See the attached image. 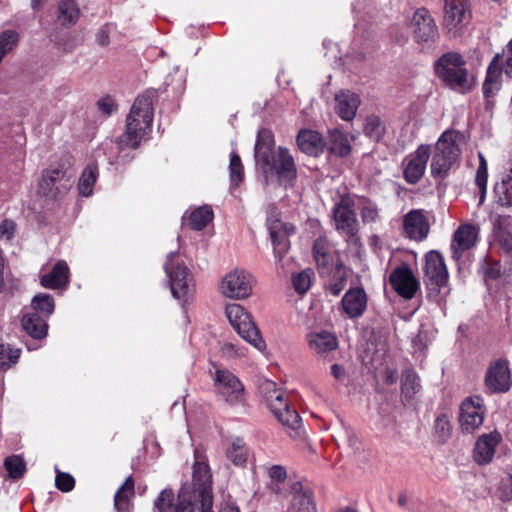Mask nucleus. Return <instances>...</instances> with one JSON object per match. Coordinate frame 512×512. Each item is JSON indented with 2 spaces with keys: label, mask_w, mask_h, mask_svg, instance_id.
Here are the masks:
<instances>
[{
  "label": "nucleus",
  "mask_w": 512,
  "mask_h": 512,
  "mask_svg": "<svg viewBox=\"0 0 512 512\" xmlns=\"http://www.w3.org/2000/svg\"><path fill=\"white\" fill-rule=\"evenodd\" d=\"M274 135L268 129H261L258 132L255 144L256 163L264 173L276 175L280 183H290L297 177V169L294 158L290 151L279 146L275 153Z\"/></svg>",
  "instance_id": "1"
},
{
  "label": "nucleus",
  "mask_w": 512,
  "mask_h": 512,
  "mask_svg": "<svg viewBox=\"0 0 512 512\" xmlns=\"http://www.w3.org/2000/svg\"><path fill=\"white\" fill-rule=\"evenodd\" d=\"M155 97L156 92L148 90L135 99L127 118L126 131L120 137L122 145L135 149L151 131Z\"/></svg>",
  "instance_id": "2"
},
{
  "label": "nucleus",
  "mask_w": 512,
  "mask_h": 512,
  "mask_svg": "<svg viewBox=\"0 0 512 512\" xmlns=\"http://www.w3.org/2000/svg\"><path fill=\"white\" fill-rule=\"evenodd\" d=\"M463 138V134L454 129H447L439 136L431 152L430 173L434 179H445L459 161Z\"/></svg>",
  "instance_id": "3"
},
{
  "label": "nucleus",
  "mask_w": 512,
  "mask_h": 512,
  "mask_svg": "<svg viewBox=\"0 0 512 512\" xmlns=\"http://www.w3.org/2000/svg\"><path fill=\"white\" fill-rule=\"evenodd\" d=\"M435 72L447 86L461 93L469 91L473 86V79L465 68V61L458 53L442 55L435 63Z\"/></svg>",
  "instance_id": "4"
},
{
  "label": "nucleus",
  "mask_w": 512,
  "mask_h": 512,
  "mask_svg": "<svg viewBox=\"0 0 512 512\" xmlns=\"http://www.w3.org/2000/svg\"><path fill=\"white\" fill-rule=\"evenodd\" d=\"M355 206V197L344 194L335 203L332 213L334 227L337 232L346 239L349 245L358 246L360 244L358 237L359 222L356 218Z\"/></svg>",
  "instance_id": "5"
},
{
  "label": "nucleus",
  "mask_w": 512,
  "mask_h": 512,
  "mask_svg": "<svg viewBox=\"0 0 512 512\" xmlns=\"http://www.w3.org/2000/svg\"><path fill=\"white\" fill-rule=\"evenodd\" d=\"M225 314L231 326L241 338L259 351L266 349V343L261 337L260 331L252 319L251 314L240 304L226 305Z\"/></svg>",
  "instance_id": "6"
},
{
  "label": "nucleus",
  "mask_w": 512,
  "mask_h": 512,
  "mask_svg": "<svg viewBox=\"0 0 512 512\" xmlns=\"http://www.w3.org/2000/svg\"><path fill=\"white\" fill-rule=\"evenodd\" d=\"M260 391L268 401V407L273 415L282 425L296 430L300 427L301 418L296 410H292L288 401L284 398L283 393L277 389L275 382L265 380L260 385Z\"/></svg>",
  "instance_id": "7"
},
{
  "label": "nucleus",
  "mask_w": 512,
  "mask_h": 512,
  "mask_svg": "<svg viewBox=\"0 0 512 512\" xmlns=\"http://www.w3.org/2000/svg\"><path fill=\"white\" fill-rule=\"evenodd\" d=\"M213 381L217 396L225 403L232 407L246 405L244 384L234 373L227 369H217Z\"/></svg>",
  "instance_id": "8"
},
{
  "label": "nucleus",
  "mask_w": 512,
  "mask_h": 512,
  "mask_svg": "<svg viewBox=\"0 0 512 512\" xmlns=\"http://www.w3.org/2000/svg\"><path fill=\"white\" fill-rule=\"evenodd\" d=\"M424 283L429 299H437L442 287L447 285L449 274L441 253L431 250L425 255Z\"/></svg>",
  "instance_id": "9"
},
{
  "label": "nucleus",
  "mask_w": 512,
  "mask_h": 512,
  "mask_svg": "<svg viewBox=\"0 0 512 512\" xmlns=\"http://www.w3.org/2000/svg\"><path fill=\"white\" fill-rule=\"evenodd\" d=\"M176 256V252H170L168 254L164 264V270L170 281L172 296L185 303L189 300L194 291L192 277L185 265L174 264V258Z\"/></svg>",
  "instance_id": "10"
},
{
  "label": "nucleus",
  "mask_w": 512,
  "mask_h": 512,
  "mask_svg": "<svg viewBox=\"0 0 512 512\" xmlns=\"http://www.w3.org/2000/svg\"><path fill=\"white\" fill-rule=\"evenodd\" d=\"M255 279L249 272L235 268L225 274L219 284L220 293L230 299H247L253 291Z\"/></svg>",
  "instance_id": "11"
},
{
  "label": "nucleus",
  "mask_w": 512,
  "mask_h": 512,
  "mask_svg": "<svg viewBox=\"0 0 512 512\" xmlns=\"http://www.w3.org/2000/svg\"><path fill=\"white\" fill-rule=\"evenodd\" d=\"M414 40L422 48H430L438 39L439 33L434 19L425 8L417 9L411 19Z\"/></svg>",
  "instance_id": "12"
},
{
  "label": "nucleus",
  "mask_w": 512,
  "mask_h": 512,
  "mask_svg": "<svg viewBox=\"0 0 512 512\" xmlns=\"http://www.w3.org/2000/svg\"><path fill=\"white\" fill-rule=\"evenodd\" d=\"M459 410V424L463 433L472 434L483 424L486 409L480 396L467 397Z\"/></svg>",
  "instance_id": "13"
},
{
  "label": "nucleus",
  "mask_w": 512,
  "mask_h": 512,
  "mask_svg": "<svg viewBox=\"0 0 512 512\" xmlns=\"http://www.w3.org/2000/svg\"><path fill=\"white\" fill-rule=\"evenodd\" d=\"M431 156V147L421 144L414 152L409 153L402 161L403 178L411 185L420 181L424 176L428 160Z\"/></svg>",
  "instance_id": "14"
},
{
  "label": "nucleus",
  "mask_w": 512,
  "mask_h": 512,
  "mask_svg": "<svg viewBox=\"0 0 512 512\" xmlns=\"http://www.w3.org/2000/svg\"><path fill=\"white\" fill-rule=\"evenodd\" d=\"M485 385L491 393H504L510 389L512 380L506 359L490 363L485 374Z\"/></svg>",
  "instance_id": "15"
},
{
  "label": "nucleus",
  "mask_w": 512,
  "mask_h": 512,
  "mask_svg": "<svg viewBox=\"0 0 512 512\" xmlns=\"http://www.w3.org/2000/svg\"><path fill=\"white\" fill-rule=\"evenodd\" d=\"M154 512H195V510L188 493L182 490L175 502L173 491L164 489L154 501Z\"/></svg>",
  "instance_id": "16"
},
{
  "label": "nucleus",
  "mask_w": 512,
  "mask_h": 512,
  "mask_svg": "<svg viewBox=\"0 0 512 512\" xmlns=\"http://www.w3.org/2000/svg\"><path fill=\"white\" fill-rule=\"evenodd\" d=\"M479 229L472 224H462L453 233L450 245L451 256L459 261L463 253L473 248L478 240Z\"/></svg>",
  "instance_id": "17"
},
{
  "label": "nucleus",
  "mask_w": 512,
  "mask_h": 512,
  "mask_svg": "<svg viewBox=\"0 0 512 512\" xmlns=\"http://www.w3.org/2000/svg\"><path fill=\"white\" fill-rule=\"evenodd\" d=\"M267 224L274 248L275 258L278 262H281L289 249L290 243L288 236L294 232V227L288 226L279 219H274L272 217H268Z\"/></svg>",
  "instance_id": "18"
},
{
  "label": "nucleus",
  "mask_w": 512,
  "mask_h": 512,
  "mask_svg": "<svg viewBox=\"0 0 512 512\" xmlns=\"http://www.w3.org/2000/svg\"><path fill=\"white\" fill-rule=\"evenodd\" d=\"M313 256L316 261L320 276L331 274L332 268L341 264L333 246L326 238L319 237L313 245Z\"/></svg>",
  "instance_id": "19"
},
{
  "label": "nucleus",
  "mask_w": 512,
  "mask_h": 512,
  "mask_svg": "<svg viewBox=\"0 0 512 512\" xmlns=\"http://www.w3.org/2000/svg\"><path fill=\"white\" fill-rule=\"evenodd\" d=\"M389 281L394 290L406 299H411L419 287L418 281L407 265L395 268L389 276Z\"/></svg>",
  "instance_id": "20"
},
{
  "label": "nucleus",
  "mask_w": 512,
  "mask_h": 512,
  "mask_svg": "<svg viewBox=\"0 0 512 512\" xmlns=\"http://www.w3.org/2000/svg\"><path fill=\"white\" fill-rule=\"evenodd\" d=\"M309 349L319 357L326 358L330 352L338 348L336 335L324 329L310 331L306 335Z\"/></svg>",
  "instance_id": "21"
},
{
  "label": "nucleus",
  "mask_w": 512,
  "mask_h": 512,
  "mask_svg": "<svg viewBox=\"0 0 512 512\" xmlns=\"http://www.w3.org/2000/svg\"><path fill=\"white\" fill-rule=\"evenodd\" d=\"M195 462L193 465V485L195 492L202 498L205 492L212 494L211 484L212 475L208 463L205 461V457L202 452L196 448L194 450Z\"/></svg>",
  "instance_id": "22"
},
{
  "label": "nucleus",
  "mask_w": 512,
  "mask_h": 512,
  "mask_svg": "<svg viewBox=\"0 0 512 512\" xmlns=\"http://www.w3.org/2000/svg\"><path fill=\"white\" fill-rule=\"evenodd\" d=\"M502 441V435L494 430L481 435L474 447V459L480 465H486L493 460L497 446Z\"/></svg>",
  "instance_id": "23"
},
{
  "label": "nucleus",
  "mask_w": 512,
  "mask_h": 512,
  "mask_svg": "<svg viewBox=\"0 0 512 512\" xmlns=\"http://www.w3.org/2000/svg\"><path fill=\"white\" fill-rule=\"evenodd\" d=\"M291 505L292 512H317L313 493L308 486L301 482H294L291 485Z\"/></svg>",
  "instance_id": "24"
},
{
  "label": "nucleus",
  "mask_w": 512,
  "mask_h": 512,
  "mask_svg": "<svg viewBox=\"0 0 512 512\" xmlns=\"http://www.w3.org/2000/svg\"><path fill=\"white\" fill-rule=\"evenodd\" d=\"M344 312L350 318H359L367 307V295L363 288H350L341 301Z\"/></svg>",
  "instance_id": "25"
},
{
  "label": "nucleus",
  "mask_w": 512,
  "mask_h": 512,
  "mask_svg": "<svg viewBox=\"0 0 512 512\" xmlns=\"http://www.w3.org/2000/svg\"><path fill=\"white\" fill-rule=\"evenodd\" d=\"M403 227L406 235L413 240L422 241L427 237L429 224L420 210H412L404 217Z\"/></svg>",
  "instance_id": "26"
},
{
  "label": "nucleus",
  "mask_w": 512,
  "mask_h": 512,
  "mask_svg": "<svg viewBox=\"0 0 512 512\" xmlns=\"http://www.w3.org/2000/svg\"><path fill=\"white\" fill-rule=\"evenodd\" d=\"M359 105L358 95L349 90H341L335 94V111L344 121L354 119Z\"/></svg>",
  "instance_id": "27"
},
{
  "label": "nucleus",
  "mask_w": 512,
  "mask_h": 512,
  "mask_svg": "<svg viewBox=\"0 0 512 512\" xmlns=\"http://www.w3.org/2000/svg\"><path fill=\"white\" fill-rule=\"evenodd\" d=\"M297 145L303 153L317 157L324 152L326 143L317 131L304 129L297 135Z\"/></svg>",
  "instance_id": "28"
},
{
  "label": "nucleus",
  "mask_w": 512,
  "mask_h": 512,
  "mask_svg": "<svg viewBox=\"0 0 512 512\" xmlns=\"http://www.w3.org/2000/svg\"><path fill=\"white\" fill-rule=\"evenodd\" d=\"M502 57L497 54L488 66L486 78L483 83V94L485 98L493 97L501 88V75L504 67L500 63Z\"/></svg>",
  "instance_id": "29"
},
{
  "label": "nucleus",
  "mask_w": 512,
  "mask_h": 512,
  "mask_svg": "<svg viewBox=\"0 0 512 512\" xmlns=\"http://www.w3.org/2000/svg\"><path fill=\"white\" fill-rule=\"evenodd\" d=\"M40 283L48 289L65 287L69 283V267L63 260L58 261L52 270L41 276Z\"/></svg>",
  "instance_id": "30"
},
{
  "label": "nucleus",
  "mask_w": 512,
  "mask_h": 512,
  "mask_svg": "<svg viewBox=\"0 0 512 512\" xmlns=\"http://www.w3.org/2000/svg\"><path fill=\"white\" fill-rule=\"evenodd\" d=\"M24 331L34 340H42L47 336L48 324L46 318L36 312L27 313L21 320Z\"/></svg>",
  "instance_id": "31"
},
{
  "label": "nucleus",
  "mask_w": 512,
  "mask_h": 512,
  "mask_svg": "<svg viewBox=\"0 0 512 512\" xmlns=\"http://www.w3.org/2000/svg\"><path fill=\"white\" fill-rule=\"evenodd\" d=\"M65 170L63 167L50 168L43 172L39 182V193L43 196L55 198L59 193L56 183L63 179Z\"/></svg>",
  "instance_id": "32"
},
{
  "label": "nucleus",
  "mask_w": 512,
  "mask_h": 512,
  "mask_svg": "<svg viewBox=\"0 0 512 512\" xmlns=\"http://www.w3.org/2000/svg\"><path fill=\"white\" fill-rule=\"evenodd\" d=\"M328 141V149L332 154L340 157H345L350 154L351 145L348 137L338 128H333L328 131Z\"/></svg>",
  "instance_id": "33"
},
{
  "label": "nucleus",
  "mask_w": 512,
  "mask_h": 512,
  "mask_svg": "<svg viewBox=\"0 0 512 512\" xmlns=\"http://www.w3.org/2000/svg\"><path fill=\"white\" fill-rule=\"evenodd\" d=\"M326 290L333 296H338L347 284V273L343 264H337L332 268L331 274L324 276Z\"/></svg>",
  "instance_id": "34"
},
{
  "label": "nucleus",
  "mask_w": 512,
  "mask_h": 512,
  "mask_svg": "<svg viewBox=\"0 0 512 512\" xmlns=\"http://www.w3.org/2000/svg\"><path fill=\"white\" fill-rule=\"evenodd\" d=\"M134 494V480L132 476L126 478L125 482L118 488L114 496V506L118 512H128L130 498Z\"/></svg>",
  "instance_id": "35"
},
{
  "label": "nucleus",
  "mask_w": 512,
  "mask_h": 512,
  "mask_svg": "<svg viewBox=\"0 0 512 512\" xmlns=\"http://www.w3.org/2000/svg\"><path fill=\"white\" fill-rule=\"evenodd\" d=\"M99 172L98 167L95 164H89L83 170L79 182L78 192L83 197H89L93 193V187L98 179Z\"/></svg>",
  "instance_id": "36"
},
{
  "label": "nucleus",
  "mask_w": 512,
  "mask_h": 512,
  "mask_svg": "<svg viewBox=\"0 0 512 512\" xmlns=\"http://www.w3.org/2000/svg\"><path fill=\"white\" fill-rule=\"evenodd\" d=\"M467 19L465 7L461 3H449L445 8L444 21L449 29L457 28Z\"/></svg>",
  "instance_id": "37"
},
{
  "label": "nucleus",
  "mask_w": 512,
  "mask_h": 512,
  "mask_svg": "<svg viewBox=\"0 0 512 512\" xmlns=\"http://www.w3.org/2000/svg\"><path fill=\"white\" fill-rule=\"evenodd\" d=\"M79 8L74 0H61L58 6V20L63 26H71L79 19Z\"/></svg>",
  "instance_id": "38"
},
{
  "label": "nucleus",
  "mask_w": 512,
  "mask_h": 512,
  "mask_svg": "<svg viewBox=\"0 0 512 512\" xmlns=\"http://www.w3.org/2000/svg\"><path fill=\"white\" fill-rule=\"evenodd\" d=\"M213 219V211L210 206H202L192 211L187 216V224L193 230H202Z\"/></svg>",
  "instance_id": "39"
},
{
  "label": "nucleus",
  "mask_w": 512,
  "mask_h": 512,
  "mask_svg": "<svg viewBox=\"0 0 512 512\" xmlns=\"http://www.w3.org/2000/svg\"><path fill=\"white\" fill-rule=\"evenodd\" d=\"M226 456L234 465H242L247 461L248 449L243 439L237 437L229 441Z\"/></svg>",
  "instance_id": "40"
},
{
  "label": "nucleus",
  "mask_w": 512,
  "mask_h": 512,
  "mask_svg": "<svg viewBox=\"0 0 512 512\" xmlns=\"http://www.w3.org/2000/svg\"><path fill=\"white\" fill-rule=\"evenodd\" d=\"M421 390L419 376L413 370H405L402 375L401 392L405 399H411Z\"/></svg>",
  "instance_id": "41"
},
{
  "label": "nucleus",
  "mask_w": 512,
  "mask_h": 512,
  "mask_svg": "<svg viewBox=\"0 0 512 512\" xmlns=\"http://www.w3.org/2000/svg\"><path fill=\"white\" fill-rule=\"evenodd\" d=\"M31 307L33 308L34 312H40L45 318H48L54 312V299L49 294L39 293L33 297L31 301Z\"/></svg>",
  "instance_id": "42"
},
{
  "label": "nucleus",
  "mask_w": 512,
  "mask_h": 512,
  "mask_svg": "<svg viewBox=\"0 0 512 512\" xmlns=\"http://www.w3.org/2000/svg\"><path fill=\"white\" fill-rule=\"evenodd\" d=\"M497 203L503 207L512 206V176L504 178L494 188Z\"/></svg>",
  "instance_id": "43"
},
{
  "label": "nucleus",
  "mask_w": 512,
  "mask_h": 512,
  "mask_svg": "<svg viewBox=\"0 0 512 512\" xmlns=\"http://www.w3.org/2000/svg\"><path fill=\"white\" fill-rule=\"evenodd\" d=\"M4 467L11 479H19L26 472V464L20 455H11L5 458Z\"/></svg>",
  "instance_id": "44"
},
{
  "label": "nucleus",
  "mask_w": 512,
  "mask_h": 512,
  "mask_svg": "<svg viewBox=\"0 0 512 512\" xmlns=\"http://www.w3.org/2000/svg\"><path fill=\"white\" fill-rule=\"evenodd\" d=\"M21 350L9 344H0V370L6 371L16 364L20 357Z\"/></svg>",
  "instance_id": "45"
},
{
  "label": "nucleus",
  "mask_w": 512,
  "mask_h": 512,
  "mask_svg": "<svg viewBox=\"0 0 512 512\" xmlns=\"http://www.w3.org/2000/svg\"><path fill=\"white\" fill-rule=\"evenodd\" d=\"M186 75V70L176 67L173 73L166 77L165 85L167 88L170 87L174 94H181L186 87Z\"/></svg>",
  "instance_id": "46"
},
{
  "label": "nucleus",
  "mask_w": 512,
  "mask_h": 512,
  "mask_svg": "<svg viewBox=\"0 0 512 512\" xmlns=\"http://www.w3.org/2000/svg\"><path fill=\"white\" fill-rule=\"evenodd\" d=\"M364 132L372 140L379 141L385 133V126L378 116L371 115L366 118Z\"/></svg>",
  "instance_id": "47"
},
{
  "label": "nucleus",
  "mask_w": 512,
  "mask_h": 512,
  "mask_svg": "<svg viewBox=\"0 0 512 512\" xmlns=\"http://www.w3.org/2000/svg\"><path fill=\"white\" fill-rule=\"evenodd\" d=\"M362 222L364 224L374 223L379 218V209L376 203L369 199L362 198L358 205Z\"/></svg>",
  "instance_id": "48"
},
{
  "label": "nucleus",
  "mask_w": 512,
  "mask_h": 512,
  "mask_svg": "<svg viewBox=\"0 0 512 512\" xmlns=\"http://www.w3.org/2000/svg\"><path fill=\"white\" fill-rule=\"evenodd\" d=\"M229 172H230V181L233 185H238L243 181L244 178V169L241 162L240 156L232 151L230 154V164H229Z\"/></svg>",
  "instance_id": "49"
},
{
  "label": "nucleus",
  "mask_w": 512,
  "mask_h": 512,
  "mask_svg": "<svg viewBox=\"0 0 512 512\" xmlns=\"http://www.w3.org/2000/svg\"><path fill=\"white\" fill-rule=\"evenodd\" d=\"M435 433L441 442H446L451 435V424L447 414L441 413L435 419Z\"/></svg>",
  "instance_id": "50"
},
{
  "label": "nucleus",
  "mask_w": 512,
  "mask_h": 512,
  "mask_svg": "<svg viewBox=\"0 0 512 512\" xmlns=\"http://www.w3.org/2000/svg\"><path fill=\"white\" fill-rule=\"evenodd\" d=\"M311 270H304L292 275V284L299 294L306 293L311 286Z\"/></svg>",
  "instance_id": "51"
},
{
  "label": "nucleus",
  "mask_w": 512,
  "mask_h": 512,
  "mask_svg": "<svg viewBox=\"0 0 512 512\" xmlns=\"http://www.w3.org/2000/svg\"><path fill=\"white\" fill-rule=\"evenodd\" d=\"M18 42V33L14 30H5L0 33V62L4 55L13 49Z\"/></svg>",
  "instance_id": "52"
},
{
  "label": "nucleus",
  "mask_w": 512,
  "mask_h": 512,
  "mask_svg": "<svg viewBox=\"0 0 512 512\" xmlns=\"http://www.w3.org/2000/svg\"><path fill=\"white\" fill-rule=\"evenodd\" d=\"M479 165L475 175V184L478 188L487 186L488 164L482 152L478 153Z\"/></svg>",
  "instance_id": "53"
},
{
  "label": "nucleus",
  "mask_w": 512,
  "mask_h": 512,
  "mask_svg": "<svg viewBox=\"0 0 512 512\" xmlns=\"http://www.w3.org/2000/svg\"><path fill=\"white\" fill-rule=\"evenodd\" d=\"M55 485L62 492H70L75 486V480L68 473L58 472L55 478Z\"/></svg>",
  "instance_id": "54"
},
{
  "label": "nucleus",
  "mask_w": 512,
  "mask_h": 512,
  "mask_svg": "<svg viewBox=\"0 0 512 512\" xmlns=\"http://www.w3.org/2000/svg\"><path fill=\"white\" fill-rule=\"evenodd\" d=\"M96 105L98 110L105 116H110L112 113L117 111V104L109 95L100 98Z\"/></svg>",
  "instance_id": "55"
},
{
  "label": "nucleus",
  "mask_w": 512,
  "mask_h": 512,
  "mask_svg": "<svg viewBox=\"0 0 512 512\" xmlns=\"http://www.w3.org/2000/svg\"><path fill=\"white\" fill-rule=\"evenodd\" d=\"M16 223L11 219H4L0 223V239L11 241L16 232Z\"/></svg>",
  "instance_id": "56"
},
{
  "label": "nucleus",
  "mask_w": 512,
  "mask_h": 512,
  "mask_svg": "<svg viewBox=\"0 0 512 512\" xmlns=\"http://www.w3.org/2000/svg\"><path fill=\"white\" fill-rule=\"evenodd\" d=\"M269 478L275 483H282L287 478L286 469L281 465H273L268 469Z\"/></svg>",
  "instance_id": "57"
},
{
  "label": "nucleus",
  "mask_w": 512,
  "mask_h": 512,
  "mask_svg": "<svg viewBox=\"0 0 512 512\" xmlns=\"http://www.w3.org/2000/svg\"><path fill=\"white\" fill-rule=\"evenodd\" d=\"M201 501V512H213V495L205 492L204 496L200 498Z\"/></svg>",
  "instance_id": "58"
},
{
  "label": "nucleus",
  "mask_w": 512,
  "mask_h": 512,
  "mask_svg": "<svg viewBox=\"0 0 512 512\" xmlns=\"http://www.w3.org/2000/svg\"><path fill=\"white\" fill-rule=\"evenodd\" d=\"M504 71L507 74H510L512 72V39L508 44V55L506 58V63L504 65Z\"/></svg>",
  "instance_id": "59"
},
{
  "label": "nucleus",
  "mask_w": 512,
  "mask_h": 512,
  "mask_svg": "<svg viewBox=\"0 0 512 512\" xmlns=\"http://www.w3.org/2000/svg\"><path fill=\"white\" fill-rule=\"evenodd\" d=\"M331 375L337 380H342L345 376V371L339 364H333L331 366Z\"/></svg>",
  "instance_id": "60"
},
{
  "label": "nucleus",
  "mask_w": 512,
  "mask_h": 512,
  "mask_svg": "<svg viewBox=\"0 0 512 512\" xmlns=\"http://www.w3.org/2000/svg\"><path fill=\"white\" fill-rule=\"evenodd\" d=\"M361 6H362V3L359 0H357L352 5L353 13L355 14V18L357 19L356 23H355V26H360V15H359V11L358 10L360 9Z\"/></svg>",
  "instance_id": "61"
},
{
  "label": "nucleus",
  "mask_w": 512,
  "mask_h": 512,
  "mask_svg": "<svg viewBox=\"0 0 512 512\" xmlns=\"http://www.w3.org/2000/svg\"><path fill=\"white\" fill-rule=\"evenodd\" d=\"M219 512H240V510L238 509V507H236L234 505L225 504V505L221 506Z\"/></svg>",
  "instance_id": "62"
},
{
  "label": "nucleus",
  "mask_w": 512,
  "mask_h": 512,
  "mask_svg": "<svg viewBox=\"0 0 512 512\" xmlns=\"http://www.w3.org/2000/svg\"><path fill=\"white\" fill-rule=\"evenodd\" d=\"M503 246L506 248V250L510 251L512 250V236L510 234L506 235L503 238Z\"/></svg>",
  "instance_id": "63"
},
{
  "label": "nucleus",
  "mask_w": 512,
  "mask_h": 512,
  "mask_svg": "<svg viewBox=\"0 0 512 512\" xmlns=\"http://www.w3.org/2000/svg\"><path fill=\"white\" fill-rule=\"evenodd\" d=\"M97 38H98V41H99V43H100L101 45H106V44L108 43V37H107V35L104 33V31H100V32L98 33Z\"/></svg>",
  "instance_id": "64"
}]
</instances>
